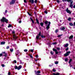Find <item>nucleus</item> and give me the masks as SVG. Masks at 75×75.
Wrapping results in <instances>:
<instances>
[{"mask_svg": "<svg viewBox=\"0 0 75 75\" xmlns=\"http://www.w3.org/2000/svg\"><path fill=\"white\" fill-rule=\"evenodd\" d=\"M37 75H41V74H37Z\"/></svg>", "mask_w": 75, "mask_h": 75, "instance_id": "774afa93", "label": "nucleus"}, {"mask_svg": "<svg viewBox=\"0 0 75 75\" xmlns=\"http://www.w3.org/2000/svg\"><path fill=\"white\" fill-rule=\"evenodd\" d=\"M13 62H15V64H16V63H17V61H16V60H14V61H13Z\"/></svg>", "mask_w": 75, "mask_h": 75, "instance_id": "3c124183", "label": "nucleus"}, {"mask_svg": "<svg viewBox=\"0 0 75 75\" xmlns=\"http://www.w3.org/2000/svg\"><path fill=\"white\" fill-rule=\"evenodd\" d=\"M36 58H38V55H36Z\"/></svg>", "mask_w": 75, "mask_h": 75, "instance_id": "bf43d9fd", "label": "nucleus"}, {"mask_svg": "<svg viewBox=\"0 0 75 75\" xmlns=\"http://www.w3.org/2000/svg\"><path fill=\"white\" fill-rule=\"evenodd\" d=\"M2 54H5L4 55H3V56L5 57L4 58V60L5 59H6V57H7L8 56V54L7 53H6L5 52H2Z\"/></svg>", "mask_w": 75, "mask_h": 75, "instance_id": "20e7f679", "label": "nucleus"}, {"mask_svg": "<svg viewBox=\"0 0 75 75\" xmlns=\"http://www.w3.org/2000/svg\"><path fill=\"white\" fill-rule=\"evenodd\" d=\"M29 51H30L31 52H34V50H30Z\"/></svg>", "mask_w": 75, "mask_h": 75, "instance_id": "58836bf2", "label": "nucleus"}, {"mask_svg": "<svg viewBox=\"0 0 75 75\" xmlns=\"http://www.w3.org/2000/svg\"><path fill=\"white\" fill-rule=\"evenodd\" d=\"M68 49H69V48L68 47H67L66 49L65 50L66 51H68Z\"/></svg>", "mask_w": 75, "mask_h": 75, "instance_id": "49530a36", "label": "nucleus"}, {"mask_svg": "<svg viewBox=\"0 0 75 75\" xmlns=\"http://www.w3.org/2000/svg\"><path fill=\"white\" fill-rule=\"evenodd\" d=\"M57 50H60V48L59 47H57Z\"/></svg>", "mask_w": 75, "mask_h": 75, "instance_id": "8fccbe9b", "label": "nucleus"}, {"mask_svg": "<svg viewBox=\"0 0 75 75\" xmlns=\"http://www.w3.org/2000/svg\"><path fill=\"white\" fill-rule=\"evenodd\" d=\"M2 56H3V54H0V57H1Z\"/></svg>", "mask_w": 75, "mask_h": 75, "instance_id": "5fc2aeb1", "label": "nucleus"}, {"mask_svg": "<svg viewBox=\"0 0 75 75\" xmlns=\"http://www.w3.org/2000/svg\"><path fill=\"white\" fill-rule=\"evenodd\" d=\"M36 21L37 23L38 24H39V21H38V20L37 18H36Z\"/></svg>", "mask_w": 75, "mask_h": 75, "instance_id": "6ab92c4d", "label": "nucleus"}, {"mask_svg": "<svg viewBox=\"0 0 75 75\" xmlns=\"http://www.w3.org/2000/svg\"><path fill=\"white\" fill-rule=\"evenodd\" d=\"M13 40H14V41H16L17 38H18V37L16 36V35H13Z\"/></svg>", "mask_w": 75, "mask_h": 75, "instance_id": "9d476101", "label": "nucleus"}, {"mask_svg": "<svg viewBox=\"0 0 75 75\" xmlns=\"http://www.w3.org/2000/svg\"><path fill=\"white\" fill-rule=\"evenodd\" d=\"M28 14L30 16H31L32 15H31V14H30V13L28 12Z\"/></svg>", "mask_w": 75, "mask_h": 75, "instance_id": "4c0bfd02", "label": "nucleus"}, {"mask_svg": "<svg viewBox=\"0 0 75 75\" xmlns=\"http://www.w3.org/2000/svg\"><path fill=\"white\" fill-rule=\"evenodd\" d=\"M34 8V9H35V10H37V7H36V6H35Z\"/></svg>", "mask_w": 75, "mask_h": 75, "instance_id": "4d7b16f0", "label": "nucleus"}, {"mask_svg": "<svg viewBox=\"0 0 75 75\" xmlns=\"http://www.w3.org/2000/svg\"><path fill=\"white\" fill-rule=\"evenodd\" d=\"M1 66H2V67H4V64H2Z\"/></svg>", "mask_w": 75, "mask_h": 75, "instance_id": "de8ad7c7", "label": "nucleus"}, {"mask_svg": "<svg viewBox=\"0 0 75 75\" xmlns=\"http://www.w3.org/2000/svg\"><path fill=\"white\" fill-rule=\"evenodd\" d=\"M53 75H60V74L59 73L57 72L56 73H53Z\"/></svg>", "mask_w": 75, "mask_h": 75, "instance_id": "4468645a", "label": "nucleus"}, {"mask_svg": "<svg viewBox=\"0 0 75 75\" xmlns=\"http://www.w3.org/2000/svg\"><path fill=\"white\" fill-rule=\"evenodd\" d=\"M69 25H70V26H73V25H74V24L72 23H69Z\"/></svg>", "mask_w": 75, "mask_h": 75, "instance_id": "5701e85b", "label": "nucleus"}, {"mask_svg": "<svg viewBox=\"0 0 75 75\" xmlns=\"http://www.w3.org/2000/svg\"><path fill=\"white\" fill-rule=\"evenodd\" d=\"M54 64H58V62L57 61L55 62L54 63Z\"/></svg>", "mask_w": 75, "mask_h": 75, "instance_id": "79ce46f5", "label": "nucleus"}, {"mask_svg": "<svg viewBox=\"0 0 75 75\" xmlns=\"http://www.w3.org/2000/svg\"><path fill=\"white\" fill-rule=\"evenodd\" d=\"M6 44V42H2L1 43V45H4V44Z\"/></svg>", "mask_w": 75, "mask_h": 75, "instance_id": "f3484780", "label": "nucleus"}, {"mask_svg": "<svg viewBox=\"0 0 75 75\" xmlns=\"http://www.w3.org/2000/svg\"><path fill=\"white\" fill-rule=\"evenodd\" d=\"M48 21H46L45 22V23L46 25H47V24H48Z\"/></svg>", "mask_w": 75, "mask_h": 75, "instance_id": "4be33fe9", "label": "nucleus"}, {"mask_svg": "<svg viewBox=\"0 0 75 75\" xmlns=\"http://www.w3.org/2000/svg\"><path fill=\"white\" fill-rule=\"evenodd\" d=\"M57 1L58 3H59L60 2V1L59 0H57Z\"/></svg>", "mask_w": 75, "mask_h": 75, "instance_id": "a18cd8bd", "label": "nucleus"}, {"mask_svg": "<svg viewBox=\"0 0 75 75\" xmlns=\"http://www.w3.org/2000/svg\"><path fill=\"white\" fill-rule=\"evenodd\" d=\"M11 74V72H8V75H10Z\"/></svg>", "mask_w": 75, "mask_h": 75, "instance_id": "603ef678", "label": "nucleus"}, {"mask_svg": "<svg viewBox=\"0 0 75 75\" xmlns=\"http://www.w3.org/2000/svg\"><path fill=\"white\" fill-rule=\"evenodd\" d=\"M61 30L62 31H64L65 30V28L64 27H63L62 28H60Z\"/></svg>", "mask_w": 75, "mask_h": 75, "instance_id": "ddd939ff", "label": "nucleus"}, {"mask_svg": "<svg viewBox=\"0 0 75 75\" xmlns=\"http://www.w3.org/2000/svg\"><path fill=\"white\" fill-rule=\"evenodd\" d=\"M11 27V24H9L8 25V28H10V27Z\"/></svg>", "mask_w": 75, "mask_h": 75, "instance_id": "473e14b6", "label": "nucleus"}, {"mask_svg": "<svg viewBox=\"0 0 75 75\" xmlns=\"http://www.w3.org/2000/svg\"><path fill=\"white\" fill-rule=\"evenodd\" d=\"M10 51L11 52H13V49H10Z\"/></svg>", "mask_w": 75, "mask_h": 75, "instance_id": "ea45409f", "label": "nucleus"}, {"mask_svg": "<svg viewBox=\"0 0 75 75\" xmlns=\"http://www.w3.org/2000/svg\"><path fill=\"white\" fill-rule=\"evenodd\" d=\"M50 54H52V55H53L54 54V53H53L52 52V51H51L50 52Z\"/></svg>", "mask_w": 75, "mask_h": 75, "instance_id": "c03bdc74", "label": "nucleus"}, {"mask_svg": "<svg viewBox=\"0 0 75 75\" xmlns=\"http://www.w3.org/2000/svg\"><path fill=\"white\" fill-rule=\"evenodd\" d=\"M62 35H63L62 34L59 35H58L57 36V37H60L61 36H62Z\"/></svg>", "mask_w": 75, "mask_h": 75, "instance_id": "c756f323", "label": "nucleus"}, {"mask_svg": "<svg viewBox=\"0 0 75 75\" xmlns=\"http://www.w3.org/2000/svg\"><path fill=\"white\" fill-rule=\"evenodd\" d=\"M24 3H27V1H26V0H24Z\"/></svg>", "mask_w": 75, "mask_h": 75, "instance_id": "864d4df0", "label": "nucleus"}, {"mask_svg": "<svg viewBox=\"0 0 75 75\" xmlns=\"http://www.w3.org/2000/svg\"><path fill=\"white\" fill-rule=\"evenodd\" d=\"M64 57H68V55L67 54V53L64 54Z\"/></svg>", "mask_w": 75, "mask_h": 75, "instance_id": "c85d7f7f", "label": "nucleus"}, {"mask_svg": "<svg viewBox=\"0 0 75 75\" xmlns=\"http://www.w3.org/2000/svg\"><path fill=\"white\" fill-rule=\"evenodd\" d=\"M41 32H40L38 34V35L36 36V39L38 40V39H39V37H40V36H41Z\"/></svg>", "mask_w": 75, "mask_h": 75, "instance_id": "39448f33", "label": "nucleus"}, {"mask_svg": "<svg viewBox=\"0 0 75 75\" xmlns=\"http://www.w3.org/2000/svg\"><path fill=\"white\" fill-rule=\"evenodd\" d=\"M40 17H41V19H42V16H40Z\"/></svg>", "mask_w": 75, "mask_h": 75, "instance_id": "e2e57ef3", "label": "nucleus"}, {"mask_svg": "<svg viewBox=\"0 0 75 75\" xmlns=\"http://www.w3.org/2000/svg\"><path fill=\"white\" fill-rule=\"evenodd\" d=\"M34 3H36V4H37V2H38V0H35V1Z\"/></svg>", "mask_w": 75, "mask_h": 75, "instance_id": "c9c22d12", "label": "nucleus"}, {"mask_svg": "<svg viewBox=\"0 0 75 75\" xmlns=\"http://www.w3.org/2000/svg\"><path fill=\"white\" fill-rule=\"evenodd\" d=\"M34 72H35V75H37L38 74H40V73H41V71H37L36 70H35Z\"/></svg>", "mask_w": 75, "mask_h": 75, "instance_id": "9b49d317", "label": "nucleus"}, {"mask_svg": "<svg viewBox=\"0 0 75 75\" xmlns=\"http://www.w3.org/2000/svg\"><path fill=\"white\" fill-rule=\"evenodd\" d=\"M6 49L7 50H8V49H9V46H7Z\"/></svg>", "mask_w": 75, "mask_h": 75, "instance_id": "09e8293b", "label": "nucleus"}, {"mask_svg": "<svg viewBox=\"0 0 75 75\" xmlns=\"http://www.w3.org/2000/svg\"><path fill=\"white\" fill-rule=\"evenodd\" d=\"M20 63H22V61H21V60H20Z\"/></svg>", "mask_w": 75, "mask_h": 75, "instance_id": "0e129e2a", "label": "nucleus"}, {"mask_svg": "<svg viewBox=\"0 0 75 75\" xmlns=\"http://www.w3.org/2000/svg\"><path fill=\"white\" fill-rule=\"evenodd\" d=\"M73 8H75V5L74 6Z\"/></svg>", "mask_w": 75, "mask_h": 75, "instance_id": "69168bd1", "label": "nucleus"}, {"mask_svg": "<svg viewBox=\"0 0 75 75\" xmlns=\"http://www.w3.org/2000/svg\"><path fill=\"white\" fill-rule=\"evenodd\" d=\"M16 52V56L17 57H20V55H18V54H19V52L18 50H17Z\"/></svg>", "mask_w": 75, "mask_h": 75, "instance_id": "0eeeda50", "label": "nucleus"}, {"mask_svg": "<svg viewBox=\"0 0 75 75\" xmlns=\"http://www.w3.org/2000/svg\"><path fill=\"white\" fill-rule=\"evenodd\" d=\"M53 64H52V65H49V66L50 67H52V66H53Z\"/></svg>", "mask_w": 75, "mask_h": 75, "instance_id": "e433bc0d", "label": "nucleus"}, {"mask_svg": "<svg viewBox=\"0 0 75 75\" xmlns=\"http://www.w3.org/2000/svg\"><path fill=\"white\" fill-rule=\"evenodd\" d=\"M68 20L69 21H71V17H69L68 18Z\"/></svg>", "mask_w": 75, "mask_h": 75, "instance_id": "7c9ffc66", "label": "nucleus"}, {"mask_svg": "<svg viewBox=\"0 0 75 75\" xmlns=\"http://www.w3.org/2000/svg\"><path fill=\"white\" fill-rule=\"evenodd\" d=\"M73 35H71L69 37V39H72V38H73Z\"/></svg>", "mask_w": 75, "mask_h": 75, "instance_id": "a211bd4d", "label": "nucleus"}, {"mask_svg": "<svg viewBox=\"0 0 75 75\" xmlns=\"http://www.w3.org/2000/svg\"><path fill=\"white\" fill-rule=\"evenodd\" d=\"M48 24L47 25V26L46 28L47 30H48V29H49L50 28V24H51V22L49 21L48 22Z\"/></svg>", "mask_w": 75, "mask_h": 75, "instance_id": "423d86ee", "label": "nucleus"}, {"mask_svg": "<svg viewBox=\"0 0 75 75\" xmlns=\"http://www.w3.org/2000/svg\"><path fill=\"white\" fill-rule=\"evenodd\" d=\"M52 71L53 72H56V69H52Z\"/></svg>", "mask_w": 75, "mask_h": 75, "instance_id": "2f4dec72", "label": "nucleus"}, {"mask_svg": "<svg viewBox=\"0 0 75 75\" xmlns=\"http://www.w3.org/2000/svg\"><path fill=\"white\" fill-rule=\"evenodd\" d=\"M41 37L42 38H45V36H44L43 35H41Z\"/></svg>", "mask_w": 75, "mask_h": 75, "instance_id": "bb28decb", "label": "nucleus"}, {"mask_svg": "<svg viewBox=\"0 0 75 75\" xmlns=\"http://www.w3.org/2000/svg\"><path fill=\"white\" fill-rule=\"evenodd\" d=\"M7 13V10H5V13Z\"/></svg>", "mask_w": 75, "mask_h": 75, "instance_id": "13d9d810", "label": "nucleus"}, {"mask_svg": "<svg viewBox=\"0 0 75 75\" xmlns=\"http://www.w3.org/2000/svg\"><path fill=\"white\" fill-rule=\"evenodd\" d=\"M12 34H15V31H13L12 32Z\"/></svg>", "mask_w": 75, "mask_h": 75, "instance_id": "6e6d98bb", "label": "nucleus"}, {"mask_svg": "<svg viewBox=\"0 0 75 75\" xmlns=\"http://www.w3.org/2000/svg\"><path fill=\"white\" fill-rule=\"evenodd\" d=\"M57 44V42H54L53 43V45H56V44Z\"/></svg>", "mask_w": 75, "mask_h": 75, "instance_id": "a19ab883", "label": "nucleus"}, {"mask_svg": "<svg viewBox=\"0 0 75 75\" xmlns=\"http://www.w3.org/2000/svg\"><path fill=\"white\" fill-rule=\"evenodd\" d=\"M14 68L15 69H18V70H20V69H21V68H22V67H21V65H19L18 67L17 66H16L14 67Z\"/></svg>", "mask_w": 75, "mask_h": 75, "instance_id": "7ed1b4c3", "label": "nucleus"}, {"mask_svg": "<svg viewBox=\"0 0 75 75\" xmlns=\"http://www.w3.org/2000/svg\"><path fill=\"white\" fill-rule=\"evenodd\" d=\"M30 19L32 21V23H33V24H34V21L33 19L31 17H30Z\"/></svg>", "mask_w": 75, "mask_h": 75, "instance_id": "dca6fc26", "label": "nucleus"}, {"mask_svg": "<svg viewBox=\"0 0 75 75\" xmlns=\"http://www.w3.org/2000/svg\"><path fill=\"white\" fill-rule=\"evenodd\" d=\"M68 45H69L68 43H67L64 45V47H68Z\"/></svg>", "mask_w": 75, "mask_h": 75, "instance_id": "2eb2a0df", "label": "nucleus"}, {"mask_svg": "<svg viewBox=\"0 0 75 75\" xmlns=\"http://www.w3.org/2000/svg\"><path fill=\"white\" fill-rule=\"evenodd\" d=\"M68 59L67 58H66L64 59V61L65 62H67Z\"/></svg>", "mask_w": 75, "mask_h": 75, "instance_id": "f704fd0d", "label": "nucleus"}, {"mask_svg": "<svg viewBox=\"0 0 75 75\" xmlns=\"http://www.w3.org/2000/svg\"><path fill=\"white\" fill-rule=\"evenodd\" d=\"M40 25H41V27H43V26L44 25V23L42 22H41L40 23Z\"/></svg>", "mask_w": 75, "mask_h": 75, "instance_id": "412c9836", "label": "nucleus"}, {"mask_svg": "<svg viewBox=\"0 0 75 75\" xmlns=\"http://www.w3.org/2000/svg\"><path fill=\"white\" fill-rule=\"evenodd\" d=\"M16 1V0H12L10 2V5H11V4H14Z\"/></svg>", "mask_w": 75, "mask_h": 75, "instance_id": "6e6552de", "label": "nucleus"}, {"mask_svg": "<svg viewBox=\"0 0 75 75\" xmlns=\"http://www.w3.org/2000/svg\"><path fill=\"white\" fill-rule=\"evenodd\" d=\"M27 51H28V50H27V49H25L24 50V52H27Z\"/></svg>", "mask_w": 75, "mask_h": 75, "instance_id": "37998d69", "label": "nucleus"}, {"mask_svg": "<svg viewBox=\"0 0 75 75\" xmlns=\"http://www.w3.org/2000/svg\"><path fill=\"white\" fill-rule=\"evenodd\" d=\"M37 61H38V59H35V61L36 62H37Z\"/></svg>", "mask_w": 75, "mask_h": 75, "instance_id": "052dcab7", "label": "nucleus"}, {"mask_svg": "<svg viewBox=\"0 0 75 75\" xmlns=\"http://www.w3.org/2000/svg\"><path fill=\"white\" fill-rule=\"evenodd\" d=\"M66 11L67 13H69V14H71V11L70 10H68V8H67L66 10Z\"/></svg>", "mask_w": 75, "mask_h": 75, "instance_id": "f8f14e48", "label": "nucleus"}, {"mask_svg": "<svg viewBox=\"0 0 75 75\" xmlns=\"http://www.w3.org/2000/svg\"><path fill=\"white\" fill-rule=\"evenodd\" d=\"M1 22H2L3 23H4V22H5L6 24H7V23H8V19H6V18L4 17H3L1 19Z\"/></svg>", "mask_w": 75, "mask_h": 75, "instance_id": "f03ea898", "label": "nucleus"}, {"mask_svg": "<svg viewBox=\"0 0 75 75\" xmlns=\"http://www.w3.org/2000/svg\"><path fill=\"white\" fill-rule=\"evenodd\" d=\"M72 59H69V64H71V62H72Z\"/></svg>", "mask_w": 75, "mask_h": 75, "instance_id": "b1692460", "label": "nucleus"}, {"mask_svg": "<svg viewBox=\"0 0 75 75\" xmlns=\"http://www.w3.org/2000/svg\"><path fill=\"white\" fill-rule=\"evenodd\" d=\"M30 3H31V4H34V0H31V2H30Z\"/></svg>", "mask_w": 75, "mask_h": 75, "instance_id": "aec40b11", "label": "nucleus"}, {"mask_svg": "<svg viewBox=\"0 0 75 75\" xmlns=\"http://www.w3.org/2000/svg\"><path fill=\"white\" fill-rule=\"evenodd\" d=\"M19 23H21V21H20L19 22Z\"/></svg>", "mask_w": 75, "mask_h": 75, "instance_id": "680f3d73", "label": "nucleus"}, {"mask_svg": "<svg viewBox=\"0 0 75 75\" xmlns=\"http://www.w3.org/2000/svg\"><path fill=\"white\" fill-rule=\"evenodd\" d=\"M58 32V29H57L55 31V33H57Z\"/></svg>", "mask_w": 75, "mask_h": 75, "instance_id": "72a5a7b5", "label": "nucleus"}, {"mask_svg": "<svg viewBox=\"0 0 75 75\" xmlns=\"http://www.w3.org/2000/svg\"><path fill=\"white\" fill-rule=\"evenodd\" d=\"M74 25L75 26V22L74 23Z\"/></svg>", "mask_w": 75, "mask_h": 75, "instance_id": "338daca9", "label": "nucleus"}, {"mask_svg": "<svg viewBox=\"0 0 75 75\" xmlns=\"http://www.w3.org/2000/svg\"><path fill=\"white\" fill-rule=\"evenodd\" d=\"M70 53H71V52L70 51L67 52H66V53L67 54V55H69V54H70Z\"/></svg>", "mask_w": 75, "mask_h": 75, "instance_id": "393cba45", "label": "nucleus"}, {"mask_svg": "<svg viewBox=\"0 0 75 75\" xmlns=\"http://www.w3.org/2000/svg\"><path fill=\"white\" fill-rule=\"evenodd\" d=\"M44 13H45V14H48V11H47L46 10H45L44 11Z\"/></svg>", "mask_w": 75, "mask_h": 75, "instance_id": "cd10ccee", "label": "nucleus"}, {"mask_svg": "<svg viewBox=\"0 0 75 75\" xmlns=\"http://www.w3.org/2000/svg\"><path fill=\"white\" fill-rule=\"evenodd\" d=\"M29 56L31 58H32V59H33V57L31 54H30Z\"/></svg>", "mask_w": 75, "mask_h": 75, "instance_id": "a878e982", "label": "nucleus"}, {"mask_svg": "<svg viewBox=\"0 0 75 75\" xmlns=\"http://www.w3.org/2000/svg\"><path fill=\"white\" fill-rule=\"evenodd\" d=\"M53 51H54V52H55V54H58V51L57 50H56L55 49L53 48Z\"/></svg>", "mask_w": 75, "mask_h": 75, "instance_id": "1a4fd4ad", "label": "nucleus"}, {"mask_svg": "<svg viewBox=\"0 0 75 75\" xmlns=\"http://www.w3.org/2000/svg\"><path fill=\"white\" fill-rule=\"evenodd\" d=\"M67 1L68 3L70 2L69 7H71V8H73L74 5L72 4L73 3V0H62L63 2H65V1Z\"/></svg>", "mask_w": 75, "mask_h": 75, "instance_id": "f257e3e1", "label": "nucleus"}]
</instances>
